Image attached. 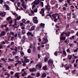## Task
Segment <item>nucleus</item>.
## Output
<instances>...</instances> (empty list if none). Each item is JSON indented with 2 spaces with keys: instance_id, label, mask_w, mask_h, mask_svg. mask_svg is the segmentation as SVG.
<instances>
[{
  "instance_id": "obj_45",
  "label": "nucleus",
  "mask_w": 78,
  "mask_h": 78,
  "mask_svg": "<svg viewBox=\"0 0 78 78\" xmlns=\"http://www.w3.org/2000/svg\"><path fill=\"white\" fill-rule=\"evenodd\" d=\"M15 52V51H13V52H12V53H13V55H16V52Z\"/></svg>"
},
{
  "instance_id": "obj_8",
  "label": "nucleus",
  "mask_w": 78,
  "mask_h": 78,
  "mask_svg": "<svg viewBox=\"0 0 78 78\" xmlns=\"http://www.w3.org/2000/svg\"><path fill=\"white\" fill-rule=\"evenodd\" d=\"M19 73H16L15 75V78H20V77H19Z\"/></svg>"
},
{
  "instance_id": "obj_3",
  "label": "nucleus",
  "mask_w": 78,
  "mask_h": 78,
  "mask_svg": "<svg viewBox=\"0 0 78 78\" xmlns=\"http://www.w3.org/2000/svg\"><path fill=\"white\" fill-rule=\"evenodd\" d=\"M43 42L41 43V44H47V43L48 42V40L44 38H43Z\"/></svg>"
},
{
  "instance_id": "obj_38",
  "label": "nucleus",
  "mask_w": 78,
  "mask_h": 78,
  "mask_svg": "<svg viewBox=\"0 0 78 78\" xmlns=\"http://www.w3.org/2000/svg\"><path fill=\"white\" fill-rule=\"evenodd\" d=\"M10 19H11V16L7 18V20H9Z\"/></svg>"
},
{
  "instance_id": "obj_17",
  "label": "nucleus",
  "mask_w": 78,
  "mask_h": 78,
  "mask_svg": "<svg viewBox=\"0 0 78 78\" xmlns=\"http://www.w3.org/2000/svg\"><path fill=\"white\" fill-rule=\"evenodd\" d=\"M27 34H28V35H31V36H32V37H33V34H32V33H31V32H28L27 33Z\"/></svg>"
},
{
  "instance_id": "obj_47",
  "label": "nucleus",
  "mask_w": 78,
  "mask_h": 78,
  "mask_svg": "<svg viewBox=\"0 0 78 78\" xmlns=\"http://www.w3.org/2000/svg\"><path fill=\"white\" fill-rule=\"evenodd\" d=\"M5 30H6V31H8V30H9V29H8V28L6 27L5 28Z\"/></svg>"
},
{
  "instance_id": "obj_56",
  "label": "nucleus",
  "mask_w": 78,
  "mask_h": 78,
  "mask_svg": "<svg viewBox=\"0 0 78 78\" xmlns=\"http://www.w3.org/2000/svg\"><path fill=\"white\" fill-rule=\"evenodd\" d=\"M30 28V26H27V29H29Z\"/></svg>"
},
{
  "instance_id": "obj_31",
  "label": "nucleus",
  "mask_w": 78,
  "mask_h": 78,
  "mask_svg": "<svg viewBox=\"0 0 78 78\" xmlns=\"http://www.w3.org/2000/svg\"><path fill=\"white\" fill-rule=\"evenodd\" d=\"M48 61V58L47 57L44 58V62H47Z\"/></svg>"
},
{
  "instance_id": "obj_20",
  "label": "nucleus",
  "mask_w": 78,
  "mask_h": 78,
  "mask_svg": "<svg viewBox=\"0 0 78 78\" xmlns=\"http://www.w3.org/2000/svg\"><path fill=\"white\" fill-rule=\"evenodd\" d=\"M56 15H57V14L55 13L54 14L52 15V16L53 17L54 19H56Z\"/></svg>"
},
{
  "instance_id": "obj_39",
  "label": "nucleus",
  "mask_w": 78,
  "mask_h": 78,
  "mask_svg": "<svg viewBox=\"0 0 78 78\" xmlns=\"http://www.w3.org/2000/svg\"><path fill=\"white\" fill-rule=\"evenodd\" d=\"M14 37L13 36H12L11 37V40L12 41H14Z\"/></svg>"
},
{
  "instance_id": "obj_25",
  "label": "nucleus",
  "mask_w": 78,
  "mask_h": 78,
  "mask_svg": "<svg viewBox=\"0 0 78 78\" xmlns=\"http://www.w3.org/2000/svg\"><path fill=\"white\" fill-rule=\"evenodd\" d=\"M22 62L23 63V66H26V64L25 63V62H23V61H22Z\"/></svg>"
},
{
  "instance_id": "obj_51",
  "label": "nucleus",
  "mask_w": 78,
  "mask_h": 78,
  "mask_svg": "<svg viewBox=\"0 0 78 78\" xmlns=\"http://www.w3.org/2000/svg\"><path fill=\"white\" fill-rule=\"evenodd\" d=\"M76 71L75 69L73 71V73H74V74H75V72Z\"/></svg>"
},
{
  "instance_id": "obj_22",
  "label": "nucleus",
  "mask_w": 78,
  "mask_h": 78,
  "mask_svg": "<svg viewBox=\"0 0 78 78\" xmlns=\"http://www.w3.org/2000/svg\"><path fill=\"white\" fill-rule=\"evenodd\" d=\"M26 38L25 36H23V39H22V42H25V39Z\"/></svg>"
},
{
  "instance_id": "obj_37",
  "label": "nucleus",
  "mask_w": 78,
  "mask_h": 78,
  "mask_svg": "<svg viewBox=\"0 0 78 78\" xmlns=\"http://www.w3.org/2000/svg\"><path fill=\"white\" fill-rule=\"evenodd\" d=\"M21 54L22 55H24V53L23 51H22V50H21Z\"/></svg>"
},
{
  "instance_id": "obj_15",
  "label": "nucleus",
  "mask_w": 78,
  "mask_h": 78,
  "mask_svg": "<svg viewBox=\"0 0 78 78\" xmlns=\"http://www.w3.org/2000/svg\"><path fill=\"white\" fill-rule=\"evenodd\" d=\"M22 6H23V8H24L25 9L27 8V6H26V5H25V2H23L22 4Z\"/></svg>"
},
{
  "instance_id": "obj_46",
  "label": "nucleus",
  "mask_w": 78,
  "mask_h": 78,
  "mask_svg": "<svg viewBox=\"0 0 78 78\" xmlns=\"http://www.w3.org/2000/svg\"><path fill=\"white\" fill-rule=\"evenodd\" d=\"M2 70H3V72H6V69H5L4 68H2Z\"/></svg>"
},
{
  "instance_id": "obj_50",
  "label": "nucleus",
  "mask_w": 78,
  "mask_h": 78,
  "mask_svg": "<svg viewBox=\"0 0 78 78\" xmlns=\"http://www.w3.org/2000/svg\"><path fill=\"white\" fill-rule=\"evenodd\" d=\"M39 28H41V27H37L36 28V30H38L39 29Z\"/></svg>"
},
{
  "instance_id": "obj_2",
  "label": "nucleus",
  "mask_w": 78,
  "mask_h": 78,
  "mask_svg": "<svg viewBox=\"0 0 78 78\" xmlns=\"http://www.w3.org/2000/svg\"><path fill=\"white\" fill-rule=\"evenodd\" d=\"M48 64L49 66H53L55 67V66L53 64V61L52 60H50L48 61Z\"/></svg>"
},
{
  "instance_id": "obj_6",
  "label": "nucleus",
  "mask_w": 78,
  "mask_h": 78,
  "mask_svg": "<svg viewBox=\"0 0 78 78\" xmlns=\"http://www.w3.org/2000/svg\"><path fill=\"white\" fill-rule=\"evenodd\" d=\"M15 20V21L14 25H12V27H13V28H17V27H16V26H17V21H16V20H17V19H16Z\"/></svg>"
},
{
  "instance_id": "obj_21",
  "label": "nucleus",
  "mask_w": 78,
  "mask_h": 78,
  "mask_svg": "<svg viewBox=\"0 0 78 78\" xmlns=\"http://www.w3.org/2000/svg\"><path fill=\"white\" fill-rule=\"evenodd\" d=\"M65 34L67 36H69L70 34V32H69L67 33H65Z\"/></svg>"
},
{
  "instance_id": "obj_13",
  "label": "nucleus",
  "mask_w": 78,
  "mask_h": 78,
  "mask_svg": "<svg viewBox=\"0 0 78 78\" xmlns=\"http://www.w3.org/2000/svg\"><path fill=\"white\" fill-rule=\"evenodd\" d=\"M45 9V8H43L41 9V11L40 12V13L41 14H43L44 13V10Z\"/></svg>"
},
{
  "instance_id": "obj_12",
  "label": "nucleus",
  "mask_w": 78,
  "mask_h": 78,
  "mask_svg": "<svg viewBox=\"0 0 78 78\" xmlns=\"http://www.w3.org/2000/svg\"><path fill=\"white\" fill-rule=\"evenodd\" d=\"M35 28H36V26H33L32 27H31V29H30L29 30L30 31H33V30H34L35 29Z\"/></svg>"
},
{
  "instance_id": "obj_42",
  "label": "nucleus",
  "mask_w": 78,
  "mask_h": 78,
  "mask_svg": "<svg viewBox=\"0 0 78 78\" xmlns=\"http://www.w3.org/2000/svg\"><path fill=\"white\" fill-rule=\"evenodd\" d=\"M10 34H11V35H12V36H14V32H10Z\"/></svg>"
},
{
  "instance_id": "obj_18",
  "label": "nucleus",
  "mask_w": 78,
  "mask_h": 78,
  "mask_svg": "<svg viewBox=\"0 0 78 78\" xmlns=\"http://www.w3.org/2000/svg\"><path fill=\"white\" fill-rule=\"evenodd\" d=\"M40 25L41 27H42L43 28H44V27H45V24L44 23H41Z\"/></svg>"
},
{
  "instance_id": "obj_26",
  "label": "nucleus",
  "mask_w": 78,
  "mask_h": 78,
  "mask_svg": "<svg viewBox=\"0 0 78 78\" xmlns=\"http://www.w3.org/2000/svg\"><path fill=\"white\" fill-rule=\"evenodd\" d=\"M31 49H29L27 50V52L28 53H31Z\"/></svg>"
},
{
  "instance_id": "obj_40",
  "label": "nucleus",
  "mask_w": 78,
  "mask_h": 78,
  "mask_svg": "<svg viewBox=\"0 0 78 78\" xmlns=\"http://www.w3.org/2000/svg\"><path fill=\"white\" fill-rule=\"evenodd\" d=\"M67 51L69 53H70V49H68L67 50Z\"/></svg>"
},
{
  "instance_id": "obj_64",
  "label": "nucleus",
  "mask_w": 78,
  "mask_h": 78,
  "mask_svg": "<svg viewBox=\"0 0 78 78\" xmlns=\"http://www.w3.org/2000/svg\"><path fill=\"white\" fill-rule=\"evenodd\" d=\"M33 62H34V61H31L30 62V63L31 64H33Z\"/></svg>"
},
{
  "instance_id": "obj_33",
  "label": "nucleus",
  "mask_w": 78,
  "mask_h": 78,
  "mask_svg": "<svg viewBox=\"0 0 78 78\" xmlns=\"http://www.w3.org/2000/svg\"><path fill=\"white\" fill-rule=\"evenodd\" d=\"M41 5L42 7H43V6H44V3H43V2H41Z\"/></svg>"
},
{
  "instance_id": "obj_60",
  "label": "nucleus",
  "mask_w": 78,
  "mask_h": 78,
  "mask_svg": "<svg viewBox=\"0 0 78 78\" xmlns=\"http://www.w3.org/2000/svg\"><path fill=\"white\" fill-rule=\"evenodd\" d=\"M29 40H30V41H32V38H31V37H29Z\"/></svg>"
},
{
  "instance_id": "obj_5",
  "label": "nucleus",
  "mask_w": 78,
  "mask_h": 78,
  "mask_svg": "<svg viewBox=\"0 0 78 78\" xmlns=\"http://www.w3.org/2000/svg\"><path fill=\"white\" fill-rule=\"evenodd\" d=\"M64 32H63L61 34V36L62 37H60V40H66V37L63 38V37H62V35H64Z\"/></svg>"
},
{
  "instance_id": "obj_49",
  "label": "nucleus",
  "mask_w": 78,
  "mask_h": 78,
  "mask_svg": "<svg viewBox=\"0 0 78 78\" xmlns=\"http://www.w3.org/2000/svg\"><path fill=\"white\" fill-rule=\"evenodd\" d=\"M78 48H77L75 50H74V52H76V51H78Z\"/></svg>"
},
{
  "instance_id": "obj_29",
  "label": "nucleus",
  "mask_w": 78,
  "mask_h": 78,
  "mask_svg": "<svg viewBox=\"0 0 78 78\" xmlns=\"http://www.w3.org/2000/svg\"><path fill=\"white\" fill-rule=\"evenodd\" d=\"M68 58L69 59H71L72 58V56L71 55H68Z\"/></svg>"
},
{
  "instance_id": "obj_28",
  "label": "nucleus",
  "mask_w": 78,
  "mask_h": 78,
  "mask_svg": "<svg viewBox=\"0 0 78 78\" xmlns=\"http://www.w3.org/2000/svg\"><path fill=\"white\" fill-rule=\"evenodd\" d=\"M63 53L64 55L66 56V51H65V50H63Z\"/></svg>"
},
{
  "instance_id": "obj_16",
  "label": "nucleus",
  "mask_w": 78,
  "mask_h": 78,
  "mask_svg": "<svg viewBox=\"0 0 78 78\" xmlns=\"http://www.w3.org/2000/svg\"><path fill=\"white\" fill-rule=\"evenodd\" d=\"M39 67V69H41V67H42V66L41 65V64H39L37 65L36 66V67Z\"/></svg>"
},
{
  "instance_id": "obj_7",
  "label": "nucleus",
  "mask_w": 78,
  "mask_h": 78,
  "mask_svg": "<svg viewBox=\"0 0 78 78\" xmlns=\"http://www.w3.org/2000/svg\"><path fill=\"white\" fill-rule=\"evenodd\" d=\"M29 71L31 72H36V69L35 68H33L31 69H29Z\"/></svg>"
},
{
  "instance_id": "obj_59",
  "label": "nucleus",
  "mask_w": 78,
  "mask_h": 78,
  "mask_svg": "<svg viewBox=\"0 0 78 78\" xmlns=\"http://www.w3.org/2000/svg\"><path fill=\"white\" fill-rule=\"evenodd\" d=\"M7 76H8V77H9V76H10V74L9 73L7 74Z\"/></svg>"
},
{
  "instance_id": "obj_32",
  "label": "nucleus",
  "mask_w": 78,
  "mask_h": 78,
  "mask_svg": "<svg viewBox=\"0 0 78 78\" xmlns=\"http://www.w3.org/2000/svg\"><path fill=\"white\" fill-rule=\"evenodd\" d=\"M13 22V21L12 20H11L10 21H9V23L10 24H12V22Z\"/></svg>"
},
{
  "instance_id": "obj_63",
  "label": "nucleus",
  "mask_w": 78,
  "mask_h": 78,
  "mask_svg": "<svg viewBox=\"0 0 78 78\" xmlns=\"http://www.w3.org/2000/svg\"><path fill=\"white\" fill-rule=\"evenodd\" d=\"M8 73L7 72H5V74H4V75H7V74H8Z\"/></svg>"
},
{
  "instance_id": "obj_19",
  "label": "nucleus",
  "mask_w": 78,
  "mask_h": 78,
  "mask_svg": "<svg viewBox=\"0 0 78 78\" xmlns=\"http://www.w3.org/2000/svg\"><path fill=\"white\" fill-rule=\"evenodd\" d=\"M46 76H47V74L45 73H44L42 74V77L44 78V77H46Z\"/></svg>"
},
{
  "instance_id": "obj_1",
  "label": "nucleus",
  "mask_w": 78,
  "mask_h": 78,
  "mask_svg": "<svg viewBox=\"0 0 78 78\" xmlns=\"http://www.w3.org/2000/svg\"><path fill=\"white\" fill-rule=\"evenodd\" d=\"M40 2V1L39 0H35L34 2L32 3V9H33V8H34V7H36V5H38Z\"/></svg>"
},
{
  "instance_id": "obj_35",
  "label": "nucleus",
  "mask_w": 78,
  "mask_h": 78,
  "mask_svg": "<svg viewBox=\"0 0 78 78\" xmlns=\"http://www.w3.org/2000/svg\"><path fill=\"white\" fill-rule=\"evenodd\" d=\"M39 76H40V73H38L37 74V77H39Z\"/></svg>"
},
{
  "instance_id": "obj_44",
  "label": "nucleus",
  "mask_w": 78,
  "mask_h": 78,
  "mask_svg": "<svg viewBox=\"0 0 78 78\" xmlns=\"http://www.w3.org/2000/svg\"><path fill=\"white\" fill-rule=\"evenodd\" d=\"M3 2V0H0V4H2Z\"/></svg>"
},
{
  "instance_id": "obj_41",
  "label": "nucleus",
  "mask_w": 78,
  "mask_h": 78,
  "mask_svg": "<svg viewBox=\"0 0 78 78\" xmlns=\"http://www.w3.org/2000/svg\"><path fill=\"white\" fill-rule=\"evenodd\" d=\"M34 12H37V9H35L34 11Z\"/></svg>"
},
{
  "instance_id": "obj_14",
  "label": "nucleus",
  "mask_w": 78,
  "mask_h": 78,
  "mask_svg": "<svg viewBox=\"0 0 78 78\" xmlns=\"http://www.w3.org/2000/svg\"><path fill=\"white\" fill-rule=\"evenodd\" d=\"M5 32L3 31L1 34H0V37H2V36H4Z\"/></svg>"
},
{
  "instance_id": "obj_30",
  "label": "nucleus",
  "mask_w": 78,
  "mask_h": 78,
  "mask_svg": "<svg viewBox=\"0 0 78 78\" xmlns=\"http://www.w3.org/2000/svg\"><path fill=\"white\" fill-rule=\"evenodd\" d=\"M9 61H11V62H13L14 61V59H9Z\"/></svg>"
},
{
  "instance_id": "obj_24",
  "label": "nucleus",
  "mask_w": 78,
  "mask_h": 78,
  "mask_svg": "<svg viewBox=\"0 0 78 78\" xmlns=\"http://www.w3.org/2000/svg\"><path fill=\"white\" fill-rule=\"evenodd\" d=\"M33 52L34 53H36V48H35V46H34L33 48Z\"/></svg>"
},
{
  "instance_id": "obj_23",
  "label": "nucleus",
  "mask_w": 78,
  "mask_h": 78,
  "mask_svg": "<svg viewBox=\"0 0 78 78\" xmlns=\"http://www.w3.org/2000/svg\"><path fill=\"white\" fill-rule=\"evenodd\" d=\"M25 62L26 63H27V62H29L30 61L29 60V59H24Z\"/></svg>"
},
{
  "instance_id": "obj_55",
  "label": "nucleus",
  "mask_w": 78,
  "mask_h": 78,
  "mask_svg": "<svg viewBox=\"0 0 78 78\" xmlns=\"http://www.w3.org/2000/svg\"><path fill=\"white\" fill-rule=\"evenodd\" d=\"M11 75H13L14 74V72L13 71H11L10 72Z\"/></svg>"
},
{
  "instance_id": "obj_53",
  "label": "nucleus",
  "mask_w": 78,
  "mask_h": 78,
  "mask_svg": "<svg viewBox=\"0 0 78 78\" xmlns=\"http://www.w3.org/2000/svg\"><path fill=\"white\" fill-rule=\"evenodd\" d=\"M76 66H77V64H74V67H76Z\"/></svg>"
},
{
  "instance_id": "obj_52",
  "label": "nucleus",
  "mask_w": 78,
  "mask_h": 78,
  "mask_svg": "<svg viewBox=\"0 0 78 78\" xmlns=\"http://www.w3.org/2000/svg\"><path fill=\"white\" fill-rule=\"evenodd\" d=\"M25 12L26 13H29V12H28V10H25Z\"/></svg>"
},
{
  "instance_id": "obj_10",
  "label": "nucleus",
  "mask_w": 78,
  "mask_h": 78,
  "mask_svg": "<svg viewBox=\"0 0 78 78\" xmlns=\"http://www.w3.org/2000/svg\"><path fill=\"white\" fill-rule=\"evenodd\" d=\"M4 6L5 7V8H6L5 9L6 10H9V6L8 5H7L6 4H5L4 5Z\"/></svg>"
},
{
  "instance_id": "obj_4",
  "label": "nucleus",
  "mask_w": 78,
  "mask_h": 78,
  "mask_svg": "<svg viewBox=\"0 0 78 78\" xmlns=\"http://www.w3.org/2000/svg\"><path fill=\"white\" fill-rule=\"evenodd\" d=\"M33 21L35 23H38V20H37V18L36 17H34L33 19Z\"/></svg>"
},
{
  "instance_id": "obj_61",
  "label": "nucleus",
  "mask_w": 78,
  "mask_h": 78,
  "mask_svg": "<svg viewBox=\"0 0 78 78\" xmlns=\"http://www.w3.org/2000/svg\"><path fill=\"white\" fill-rule=\"evenodd\" d=\"M55 56H57V51H56L55 52Z\"/></svg>"
},
{
  "instance_id": "obj_57",
  "label": "nucleus",
  "mask_w": 78,
  "mask_h": 78,
  "mask_svg": "<svg viewBox=\"0 0 78 78\" xmlns=\"http://www.w3.org/2000/svg\"><path fill=\"white\" fill-rule=\"evenodd\" d=\"M17 36V34L16 33L15 35H14L15 37H16Z\"/></svg>"
},
{
  "instance_id": "obj_48",
  "label": "nucleus",
  "mask_w": 78,
  "mask_h": 78,
  "mask_svg": "<svg viewBox=\"0 0 78 78\" xmlns=\"http://www.w3.org/2000/svg\"><path fill=\"white\" fill-rule=\"evenodd\" d=\"M44 70H47V66H44L43 67Z\"/></svg>"
},
{
  "instance_id": "obj_36",
  "label": "nucleus",
  "mask_w": 78,
  "mask_h": 78,
  "mask_svg": "<svg viewBox=\"0 0 78 78\" xmlns=\"http://www.w3.org/2000/svg\"><path fill=\"white\" fill-rule=\"evenodd\" d=\"M21 18V17L20 16L19 17H17V20H20Z\"/></svg>"
},
{
  "instance_id": "obj_58",
  "label": "nucleus",
  "mask_w": 78,
  "mask_h": 78,
  "mask_svg": "<svg viewBox=\"0 0 78 78\" xmlns=\"http://www.w3.org/2000/svg\"><path fill=\"white\" fill-rule=\"evenodd\" d=\"M33 47L32 44H31L30 46V48H33Z\"/></svg>"
},
{
  "instance_id": "obj_27",
  "label": "nucleus",
  "mask_w": 78,
  "mask_h": 78,
  "mask_svg": "<svg viewBox=\"0 0 78 78\" xmlns=\"http://www.w3.org/2000/svg\"><path fill=\"white\" fill-rule=\"evenodd\" d=\"M66 66H67V65H65L64 66V67L66 68V70H68V69H69V67H66Z\"/></svg>"
},
{
  "instance_id": "obj_43",
  "label": "nucleus",
  "mask_w": 78,
  "mask_h": 78,
  "mask_svg": "<svg viewBox=\"0 0 78 78\" xmlns=\"http://www.w3.org/2000/svg\"><path fill=\"white\" fill-rule=\"evenodd\" d=\"M12 14L13 15H14L15 16H17V15L16 13H13Z\"/></svg>"
},
{
  "instance_id": "obj_9",
  "label": "nucleus",
  "mask_w": 78,
  "mask_h": 78,
  "mask_svg": "<svg viewBox=\"0 0 78 78\" xmlns=\"http://www.w3.org/2000/svg\"><path fill=\"white\" fill-rule=\"evenodd\" d=\"M5 15V12H2L0 13V16L2 17H4Z\"/></svg>"
},
{
  "instance_id": "obj_11",
  "label": "nucleus",
  "mask_w": 78,
  "mask_h": 78,
  "mask_svg": "<svg viewBox=\"0 0 78 78\" xmlns=\"http://www.w3.org/2000/svg\"><path fill=\"white\" fill-rule=\"evenodd\" d=\"M45 8L48 11H49L50 10V6L49 5L45 6Z\"/></svg>"
},
{
  "instance_id": "obj_54",
  "label": "nucleus",
  "mask_w": 78,
  "mask_h": 78,
  "mask_svg": "<svg viewBox=\"0 0 78 78\" xmlns=\"http://www.w3.org/2000/svg\"><path fill=\"white\" fill-rule=\"evenodd\" d=\"M24 58H25V59H27V58H28V57L27 56H24Z\"/></svg>"
},
{
  "instance_id": "obj_62",
  "label": "nucleus",
  "mask_w": 78,
  "mask_h": 78,
  "mask_svg": "<svg viewBox=\"0 0 78 78\" xmlns=\"http://www.w3.org/2000/svg\"><path fill=\"white\" fill-rule=\"evenodd\" d=\"M23 23H20V26H23Z\"/></svg>"
},
{
  "instance_id": "obj_34",
  "label": "nucleus",
  "mask_w": 78,
  "mask_h": 78,
  "mask_svg": "<svg viewBox=\"0 0 78 78\" xmlns=\"http://www.w3.org/2000/svg\"><path fill=\"white\" fill-rule=\"evenodd\" d=\"M17 4V6H18V7H19V6H20V3L19 2H18Z\"/></svg>"
}]
</instances>
